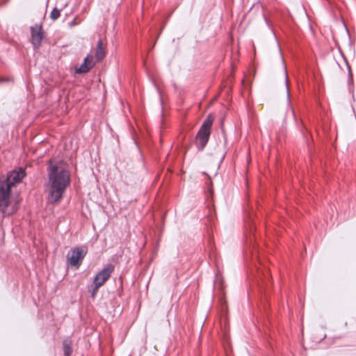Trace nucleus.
<instances>
[{
    "label": "nucleus",
    "instance_id": "obj_1",
    "mask_svg": "<svg viewBox=\"0 0 356 356\" xmlns=\"http://www.w3.org/2000/svg\"><path fill=\"white\" fill-rule=\"evenodd\" d=\"M22 179H0V211L3 216H10L17 211V202L10 208L12 203V188Z\"/></svg>",
    "mask_w": 356,
    "mask_h": 356
},
{
    "label": "nucleus",
    "instance_id": "obj_2",
    "mask_svg": "<svg viewBox=\"0 0 356 356\" xmlns=\"http://www.w3.org/2000/svg\"><path fill=\"white\" fill-rule=\"evenodd\" d=\"M72 165L70 159L52 157L47 162V178H70Z\"/></svg>",
    "mask_w": 356,
    "mask_h": 356
},
{
    "label": "nucleus",
    "instance_id": "obj_3",
    "mask_svg": "<svg viewBox=\"0 0 356 356\" xmlns=\"http://www.w3.org/2000/svg\"><path fill=\"white\" fill-rule=\"evenodd\" d=\"M70 179H49L45 184L49 203L54 204L60 202L65 190L70 186Z\"/></svg>",
    "mask_w": 356,
    "mask_h": 356
},
{
    "label": "nucleus",
    "instance_id": "obj_4",
    "mask_svg": "<svg viewBox=\"0 0 356 356\" xmlns=\"http://www.w3.org/2000/svg\"><path fill=\"white\" fill-rule=\"evenodd\" d=\"M87 252L88 248L86 246L71 248L66 257L67 265L78 269L81 265Z\"/></svg>",
    "mask_w": 356,
    "mask_h": 356
},
{
    "label": "nucleus",
    "instance_id": "obj_5",
    "mask_svg": "<svg viewBox=\"0 0 356 356\" xmlns=\"http://www.w3.org/2000/svg\"><path fill=\"white\" fill-rule=\"evenodd\" d=\"M115 266L112 264L105 265L102 270L97 272L93 278L92 284L97 286H102L111 277L114 272Z\"/></svg>",
    "mask_w": 356,
    "mask_h": 356
},
{
    "label": "nucleus",
    "instance_id": "obj_6",
    "mask_svg": "<svg viewBox=\"0 0 356 356\" xmlns=\"http://www.w3.org/2000/svg\"><path fill=\"white\" fill-rule=\"evenodd\" d=\"M211 131L200 128L195 140V145L199 151H202L207 145Z\"/></svg>",
    "mask_w": 356,
    "mask_h": 356
},
{
    "label": "nucleus",
    "instance_id": "obj_7",
    "mask_svg": "<svg viewBox=\"0 0 356 356\" xmlns=\"http://www.w3.org/2000/svg\"><path fill=\"white\" fill-rule=\"evenodd\" d=\"M31 44L34 49H39L44 33L42 26H33L31 27Z\"/></svg>",
    "mask_w": 356,
    "mask_h": 356
},
{
    "label": "nucleus",
    "instance_id": "obj_8",
    "mask_svg": "<svg viewBox=\"0 0 356 356\" xmlns=\"http://www.w3.org/2000/svg\"><path fill=\"white\" fill-rule=\"evenodd\" d=\"M95 66L93 62V56L91 54H88L83 59L82 64L75 68V73L78 74H86L88 72Z\"/></svg>",
    "mask_w": 356,
    "mask_h": 356
},
{
    "label": "nucleus",
    "instance_id": "obj_9",
    "mask_svg": "<svg viewBox=\"0 0 356 356\" xmlns=\"http://www.w3.org/2000/svg\"><path fill=\"white\" fill-rule=\"evenodd\" d=\"M26 176V169L24 167L19 166L15 167L14 169L8 171L6 178H25Z\"/></svg>",
    "mask_w": 356,
    "mask_h": 356
},
{
    "label": "nucleus",
    "instance_id": "obj_10",
    "mask_svg": "<svg viewBox=\"0 0 356 356\" xmlns=\"http://www.w3.org/2000/svg\"><path fill=\"white\" fill-rule=\"evenodd\" d=\"M63 350L64 356H71L72 353V340L67 337L63 341Z\"/></svg>",
    "mask_w": 356,
    "mask_h": 356
},
{
    "label": "nucleus",
    "instance_id": "obj_11",
    "mask_svg": "<svg viewBox=\"0 0 356 356\" xmlns=\"http://www.w3.org/2000/svg\"><path fill=\"white\" fill-rule=\"evenodd\" d=\"M106 55L105 49L104 47L103 42L99 39L97 44V49L95 52V57L97 61L102 60Z\"/></svg>",
    "mask_w": 356,
    "mask_h": 356
},
{
    "label": "nucleus",
    "instance_id": "obj_12",
    "mask_svg": "<svg viewBox=\"0 0 356 356\" xmlns=\"http://www.w3.org/2000/svg\"><path fill=\"white\" fill-rule=\"evenodd\" d=\"M214 118L212 114H209L205 120L203 121L200 128L205 129V130H209L211 131V127L213 122Z\"/></svg>",
    "mask_w": 356,
    "mask_h": 356
},
{
    "label": "nucleus",
    "instance_id": "obj_13",
    "mask_svg": "<svg viewBox=\"0 0 356 356\" xmlns=\"http://www.w3.org/2000/svg\"><path fill=\"white\" fill-rule=\"evenodd\" d=\"M284 70H285V74H286V92H287L288 104H289V106L291 109L293 115L295 117V112H294L293 109L291 108V105L290 92H289V78H288V75H287V73H286V67H284Z\"/></svg>",
    "mask_w": 356,
    "mask_h": 356
},
{
    "label": "nucleus",
    "instance_id": "obj_14",
    "mask_svg": "<svg viewBox=\"0 0 356 356\" xmlns=\"http://www.w3.org/2000/svg\"><path fill=\"white\" fill-rule=\"evenodd\" d=\"M60 15V10L58 9L57 8H54L50 13V18L53 21H55L59 18Z\"/></svg>",
    "mask_w": 356,
    "mask_h": 356
},
{
    "label": "nucleus",
    "instance_id": "obj_15",
    "mask_svg": "<svg viewBox=\"0 0 356 356\" xmlns=\"http://www.w3.org/2000/svg\"><path fill=\"white\" fill-rule=\"evenodd\" d=\"M264 19L268 28L270 30L273 35L275 36V33L274 31V29L271 22L265 15H264Z\"/></svg>",
    "mask_w": 356,
    "mask_h": 356
},
{
    "label": "nucleus",
    "instance_id": "obj_16",
    "mask_svg": "<svg viewBox=\"0 0 356 356\" xmlns=\"http://www.w3.org/2000/svg\"><path fill=\"white\" fill-rule=\"evenodd\" d=\"M100 287L101 286H97V284H92V292H91L92 296H95L96 295V293H97V291Z\"/></svg>",
    "mask_w": 356,
    "mask_h": 356
},
{
    "label": "nucleus",
    "instance_id": "obj_17",
    "mask_svg": "<svg viewBox=\"0 0 356 356\" xmlns=\"http://www.w3.org/2000/svg\"><path fill=\"white\" fill-rule=\"evenodd\" d=\"M207 185L208 187V191L209 192L210 195H211L213 193L211 179H209V181L207 182Z\"/></svg>",
    "mask_w": 356,
    "mask_h": 356
},
{
    "label": "nucleus",
    "instance_id": "obj_18",
    "mask_svg": "<svg viewBox=\"0 0 356 356\" xmlns=\"http://www.w3.org/2000/svg\"><path fill=\"white\" fill-rule=\"evenodd\" d=\"M10 81H11V79L10 78H0V83Z\"/></svg>",
    "mask_w": 356,
    "mask_h": 356
},
{
    "label": "nucleus",
    "instance_id": "obj_19",
    "mask_svg": "<svg viewBox=\"0 0 356 356\" xmlns=\"http://www.w3.org/2000/svg\"><path fill=\"white\" fill-rule=\"evenodd\" d=\"M153 84H154L157 92L159 93L160 98L161 99V90H160L159 86H157V84L155 82H153Z\"/></svg>",
    "mask_w": 356,
    "mask_h": 356
},
{
    "label": "nucleus",
    "instance_id": "obj_20",
    "mask_svg": "<svg viewBox=\"0 0 356 356\" xmlns=\"http://www.w3.org/2000/svg\"><path fill=\"white\" fill-rule=\"evenodd\" d=\"M76 24H77V23L76 22V19H75L69 23V26L70 27L76 26Z\"/></svg>",
    "mask_w": 356,
    "mask_h": 356
},
{
    "label": "nucleus",
    "instance_id": "obj_21",
    "mask_svg": "<svg viewBox=\"0 0 356 356\" xmlns=\"http://www.w3.org/2000/svg\"><path fill=\"white\" fill-rule=\"evenodd\" d=\"M347 66H348V72H349V81L350 79H352V74H351V71H350V67L348 65V64L347 63Z\"/></svg>",
    "mask_w": 356,
    "mask_h": 356
}]
</instances>
